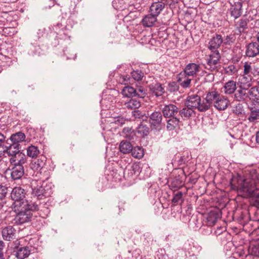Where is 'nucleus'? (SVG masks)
Here are the masks:
<instances>
[{
    "label": "nucleus",
    "instance_id": "nucleus-62",
    "mask_svg": "<svg viewBox=\"0 0 259 259\" xmlns=\"http://www.w3.org/2000/svg\"><path fill=\"white\" fill-rule=\"evenodd\" d=\"M256 40H257V41L258 42L257 43L259 44V32L256 35Z\"/></svg>",
    "mask_w": 259,
    "mask_h": 259
},
{
    "label": "nucleus",
    "instance_id": "nucleus-24",
    "mask_svg": "<svg viewBox=\"0 0 259 259\" xmlns=\"http://www.w3.org/2000/svg\"><path fill=\"white\" fill-rule=\"evenodd\" d=\"M166 119V128L167 131H173L179 126L180 119L177 117H171L165 118Z\"/></svg>",
    "mask_w": 259,
    "mask_h": 259
},
{
    "label": "nucleus",
    "instance_id": "nucleus-41",
    "mask_svg": "<svg viewBox=\"0 0 259 259\" xmlns=\"http://www.w3.org/2000/svg\"><path fill=\"white\" fill-rule=\"evenodd\" d=\"M219 214L215 211L210 212L206 218L207 225L211 226L215 224L218 219Z\"/></svg>",
    "mask_w": 259,
    "mask_h": 259
},
{
    "label": "nucleus",
    "instance_id": "nucleus-8",
    "mask_svg": "<svg viewBox=\"0 0 259 259\" xmlns=\"http://www.w3.org/2000/svg\"><path fill=\"white\" fill-rule=\"evenodd\" d=\"M25 135L22 132H19L12 134L9 139L7 140L6 149H20V143L24 141Z\"/></svg>",
    "mask_w": 259,
    "mask_h": 259
},
{
    "label": "nucleus",
    "instance_id": "nucleus-60",
    "mask_svg": "<svg viewBox=\"0 0 259 259\" xmlns=\"http://www.w3.org/2000/svg\"><path fill=\"white\" fill-rule=\"evenodd\" d=\"M255 140L256 143L259 144V131L256 133Z\"/></svg>",
    "mask_w": 259,
    "mask_h": 259
},
{
    "label": "nucleus",
    "instance_id": "nucleus-50",
    "mask_svg": "<svg viewBox=\"0 0 259 259\" xmlns=\"http://www.w3.org/2000/svg\"><path fill=\"white\" fill-rule=\"evenodd\" d=\"M38 205V209H37L36 210H38V211H40V212H43V214L41 213L40 212V215H42V214H44V216H42V217H45V216H47L48 214L50 213V210L49 209V208L46 206L45 205H46V203H44V204H39V205Z\"/></svg>",
    "mask_w": 259,
    "mask_h": 259
},
{
    "label": "nucleus",
    "instance_id": "nucleus-27",
    "mask_svg": "<svg viewBox=\"0 0 259 259\" xmlns=\"http://www.w3.org/2000/svg\"><path fill=\"white\" fill-rule=\"evenodd\" d=\"M223 92L226 95L234 94L237 90L236 82L234 80H229L225 83Z\"/></svg>",
    "mask_w": 259,
    "mask_h": 259
},
{
    "label": "nucleus",
    "instance_id": "nucleus-48",
    "mask_svg": "<svg viewBox=\"0 0 259 259\" xmlns=\"http://www.w3.org/2000/svg\"><path fill=\"white\" fill-rule=\"evenodd\" d=\"M63 51L64 55L66 56L67 59H75L76 58V54L72 49L66 48Z\"/></svg>",
    "mask_w": 259,
    "mask_h": 259
},
{
    "label": "nucleus",
    "instance_id": "nucleus-6",
    "mask_svg": "<svg viewBox=\"0 0 259 259\" xmlns=\"http://www.w3.org/2000/svg\"><path fill=\"white\" fill-rule=\"evenodd\" d=\"M7 153L11 156L9 161L10 165H23L26 163V157L20 149H6Z\"/></svg>",
    "mask_w": 259,
    "mask_h": 259
},
{
    "label": "nucleus",
    "instance_id": "nucleus-38",
    "mask_svg": "<svg viewBox=\"0 0 259 259\" xmlns=\"http://www.w3.org/2000/svg\"><path fill=\"white\" fill-rule=\"evenodd\" d=\"M236 35L235 33H230L223 38V44L225 46H232L236 41Z\"/></svg>",
    "mask_w": 259,
    "mask_h": 259
},
{
    "label": "nucleus",
    "instance_id": "nucleus-58",
    "mask_svg": "<svg viewBox=\"0 0 259 259\" xmlns=\"http://www.w3.org/2000/svg\"><path fill=\"white\" fill-rule=\"evenodd\" d=\"M197 180H198L197 178L190 177L188 180V182L189 183H191L192 184H195L197 183Z\"/></svg>",
    "mask_w": 259,
    "mask_h": 259
},
{
    "label": "nucleus",
    "instance_id": "nucleus-11",
    "mask_svg": "<svg viewBox=\"0 0 259 259\" xmlns=\"http://www.w3.org/2000/svg\"><path fill=\"white\" fill-rule=\"evenodd\" d=\"M242 3L239 1L230 3L228 12L234 19L239 18L242 14Z\"/></svg>",
    "mask_w": 259,
    "mask_h": 259
},
{
    "label": "nucleus",
    "instance_id": "nucleus-37",
    "mask_svg": "<svg viewBox=\"0 0 259 259\" xmlns=\"http://www.w3.org/2000/svg\"><path fill=\"white\" fill-rule=\"evenodd\" d=\"M149 127L146 124L143 123L139 124L136 128V132L140 137L147 136L149 134Z\"/></svg>",
    "mask_w": 259,
    "mask_h": 259
},
{
    "label": "nucleus",
    "instance_id": "nucleus-22",
    "mask_svg": "<svg viewBox=\"0 0 259 259\" xmlns=\"http://www.w3.org/2000/svg\"><path fill=\"white\" fill-rule=\"evenodd\" d=\"M25 191L20 187H14L11 192V198L15 201H19L23 200L25 197Z\"/></svg>",
    "mask_w": 259,
    "mask_h": 259
},
{
    "label": "nucleus",
    "instance_id": "nucleus-15",
    "mask_svg": "<svg viewBox=\"0 0 259 259\" xmlns=\"http://www.w3.org/2000/svg\"><path fill=\"white\" fill-rule=\"evenodd\" d=\"M150 93L156 97H161L165 93V90L162 84L158 82L150 83L148 85Z\"/></svg>",
    "mask_w": 259,
    "mask_h": 259
},
{
    "label": "nucleus",
    "instance_id": "nucleus-30",
    "mask_svg": "<svg viewBox=\"0 0 259 259\" xmlns=\"http://www.w3.org/2000/svg\"><path fill=\"white\" fill-rule=\"evenodd\" d=\"M184 182L180 176H176L174 178L169 185L170 189L174 191L181 188L184 186Z\"/></svg>",
    "mask_w": 259,
    "mask_h": 259
},
{
    "label": "nucleus",
    "instance_id": "nucleus-64",
    "mask_svg": "<svg viewBox=\"0 0 259 259\" xmlns=\"http://www.w3.org/2000/svg\"><path fill=\"white\" fill-rule=\"evenodd\" d=\"M11 27V26H9L8 24H4V26L3 27L4 28H7V27Z\"/></svg>",
    "mask_w": 259,
    "mask_h": 259
},
{
    "label": "nucleus",
    "instance_id": "nucleus-3",
    "mask_svg": "<svg viewBox=\"0 0 259 259\" xmlns=\"http://www.w3.org/2000/svg\"><path fill=\"white\" fill-rule=\"evenodd\" d=\"M32 194L37 197L38 199H42L44 197L46 198L50 196L53 193L51 185L41 182L32 181L31 183Z\"/></svg>",
    "mask_w": 259,
    "mask_h": 259
},
{
    "label": "nucleus",
    "instance_id": "nucleus-10",
    "mask_svg": "<svg viewBox=\"0 0 259 259\" xmlns=\"http://www.w3.org/2000/svg\"><path fill=\"white\" fill-rule=\"evenodd\" d=\"M163 114L160 111H154L149 116V122L152 128L160 130L162 126Z\"/></svg>",
    "mask_w": 259,
    "mask_h": 259
},
{
    "label": "nucleus",
    "instance_id": "nucleus-57",
    "mask_svg": "<svg viewBox=\"0 0 259 259\" xmlns=\"http://www.w3.org/2000/svg\"><path fill=\"white\" fill-rule=\"evenodd\" d=\"M122 83L126 84L129 82V81L130 80V77L128 75H125V76L124 75L122 77Z\"/></svg>",
    "mask_w": 259,
    "mask_h": 259
},
{
    "label": "nucleus",
    "instance_id": "nucleus-5",
    "mask_svg": "<svg viewBox=\"0 0 259 259\" xmlns=\"http://www.w3.org/2000/svg\"><path fill=\"white\" fill-rule=\"evenodd\" d=\"M187 101L189 102V106L197 109L200 112L206 111L210 108L205 98L202 100L200 96L196 94L188 96Z\"/></svg>",
    "mask_w": 259,
    "mask_h": 259
},
{
    "label": "nucleus",
    "instance_id": "nucleus-13",
    "mask_svg": "<svg viewBox=\"0 0 259 259\" xmlns=\"http://www.w3.org/2000/svg\"><path fill=\"white\" fill-rule=\"evenodd\" d=\"M9 169L11 178L14 181L20 180L24 174L23 165H10Z\"/></svg>",
    "mask_w": 259,
    "mask_h": 259
},
{
    "label": "nucleus",
    "instance_id": "nucleus-49",
    "mask_svg": "<svg viewBox=\"0 0 259 259\" xmlns=\"http://www.w3.org/2000/svg\"><path fill=\"white\" fill-rule=\"evenodd\" d=\"M238 67L233 64L229 65L224 68L225 72L229 75H232L237 72Z\"/></svg>",
    "mask_w": 259,
    "mask_h": 259
},
{
    "label": "nucleus",
    "instance_id": "nucleus-28",
    "mask_svg": "<svg viewBox=\"0 0 259 259\" xmlns=\"http://www.w3.org/2000/svg\"><path fill=\"white\" fill-rule=\"evenodd\" d=\"M141 106V102L136 99H127L124 103V108L135 110L138 109Z\"/></svg>",
    "mask_w": 259,
    "mask_h": 259
},
{
    "label": "nucleus",
    "instance_id": "nucleus-34",
    "mask_svg": "<svg viewBox=\"0 0 259 259\" xmlns=\"http://www.w3.org/2000/svg\"><path fill=\"white\" fill-rule=\"evenodd\" d=\"M30 253L29 247L24 246L18 248L16 256L19 259H24L27 257Z\"/></svg>",
    "mask_w": 259,
    "mask_h": 259
},
{
    "label": "nucleus",
    "instance_id": "nucleus-44",
    "mask_svg": "<svg viewBox=\"0 0 259 259\" xmlns=\"http://www.w3.org/2000/svg\"><path fill=\"white\" fill-rule=\"evenodd\" d=\"M8 188L5 186L0 185V209H1L6 202L4 200L8 192Z\"/></svg>",
    "mask_w": 259,
    "mask_h": 259
},
{
    "label": "nucleus",
    "instance_id": "nucleus-20",
    "mask_svg": "<svg viewBox=\"0 0 259 259\" xmlns=\"http://www.w3.org/2000/svg\"><path fill=\"white\" fill-rule=\"evenodd\" d=\"M178 113L179 116H180L184 120H188L191 118L193 115H195V112L193 110V108L189 106V102L187 101V106L182 109L179 108Z\"/></svg>",
    "mask_w": 259,
    "mask_h": 259
},
{
    "label": "nucleus",
    "instance_id": "nucleus-2",
    "mask_svg": "<svg viewBox=\"0 0 259 259\" xmlns=\"http://www.w3.org/2000/svg\"><path fill=\"white\" fill-rule=\"evenodd\" d=\"M38 208V205L36 203H28L16 214L14 219L15 223L18 225H21L31 221L32 211H35Z\"/></svg>",
    "mask_w": 259,
    "mask_h": 259
},
{
    "label": "nucleus",
    "instance_id": "nucleus-1",
    "mask_svg": "<svg viewBox=\"0 0 259 259\" xmlns=\"http://www.w3.org/2000/svg\"><path fill=\"white\" fill-rule=\"evenodd\" d=\"M230 186L232 189L236 190L238 193L249 196L259 186V174L252 175L251 178L247 179L238 176L231 180Z\"/></svg>",
    "mask_w": 259,
    "mask_h": 259
},
{
    "label": "nucleus",
    "instance_id": "nucleus-33",
    "mask_svg": "<svg viewBox=\"0 0 259 259\" xmlns=\"http://www.w3.org/2000/svg\"><path fill=\"white\" fill-rule=\"evenodd\" d=\"M248 99L258 103L259 101V87L255 86L248 89Z\"/></svg>",
    "mask_w": 259,
    "mask_h": 259
},
{
    "label": "nucleus",
    "instance_id": "nucleus-4",
    "mask_svg": "<svg viewBox=\"0 0 259 259\" xmlns=\"http://www.w3.org/2000/svg\"><path fill=\"white\" fill-rule=\"evenodd\" d=\"M76 22V15L75 13L71 14L67 20V25L65 27H62L61 23H57L54 25L53 29L57 35H59L62 39H66L70 37V31L72 28L73 24Z\"/></svg>",
    "mask_w": 259,
    "mask_h": 259
},
{
    "label": "nucleus",
    "instance_id": "nucleus-54",
    "mask_svg": "<svg viewBox=\"0 0 259 259\" xmlns=\"http://www.w3.org/2000/svg\"><path fill=\"white\" fill-rule=\"evenodd\" d=\"M6 136L0 133V148H6V144L7 142V140H6ZM1 153H0V157L1 156Z\"/></svg>",
    "mask_w": 259,
    "mask_h": 259
},
{
    "label": "nucleus",
    "instance_id": "nucleus-26",
    "mask_svg": "<svg viewBox=\"0 0 259 259\" xmlns=\"http://www.w3.org/2000/svg\"><path fill=\"white\" fill-rule=\"evenodd\" d=\"M3 239L6 241H10L15 238V230L9 226L4 228L2 231Z\"/></svg>",
    "mask_w": 259,
    "mask_h": 259
},
{
    "label": "nucleus",
    "instance_id": "nucleus-55",
    "mask_svg": "<svg viewBox=\"0 0 259 259\" xmlns=\"http://www.w3.org/2000/svg\"><path fill=\"white\" fill-rule=\"evenodd\" d=\"M132 115L135 118L141 119L144 117V115L142 112L139 110L136 109L132 112Z\"/></svg>",
    "mask_w": 259,
    "mask_h": 259
},
{
    "label": "nucleus",
    "instance_id": "nucleus-51",
    "mask_svg": "<svg viewBox=\"0 0 259 259\" xmlns=\"http://www.w3.org/2000/svg\"><path fill=\"white\" fill-rule=\"evenodd\" d=\"M233 112L237 115H242L244 113L243 105L241 103H238L234 108Z\"/></svg>",
    "mask_w": 259,
    "mask_h": 259
},
{
    "label": "nucleus",
    "instance_id": "nucleus-25",
    "mask_svg": "<svg viewBox=\"0 0 259 259\" xmlns=\"http://www.w3.org/2000/svg\"><path fill=\"white\" fill-rule=\"evenodd\" d=\"M249 20L246 17H242L236 23L235 26L236 30L239 33H244L248 29Z\"/></svg>",
    "mask_w": 259,
    "mask_h": 259
},
{
    "label": "nucleus",
    "instance_id": "nucleus-42",
    "mask_svg": "<svg viewBox=\"0 0 259 259\" xmlns=\"http://www.w3.org/2000/svg\"><path fill=\"white\" fill-rule=\"evenodd\" d=\"M136 97L139 98H144L147 95V90L143 86L137 85H136Z\"/></svg>",
    "mask_w": 259,
    "mask_h": 259
},
{
    "label": "nucleus",
    "instance_id": "nucleus-45",
    "mask_svg": "<svg viewBox=\"0 0 259 259\" xmlns=\"http://www.w3.org/2000/svg\"><path fill=\"white\" fill-rule=\"evenodd\" d=\"M259 119V109L253 110L251 108L249 115L248 117V120L251 122H254Z\"/></svg>",
    "mask_w": 259,
    "mask_h": 259
},
{
    "label": "nucleus",
    "instance_id": "nucleus-31",
    "mask_svg": "<svg viewBox=\"0 0 259 259\" xmlns=\"http://www.w3.org/2000/svg\"><path fill=\"white\" fill-rule=\"evenodd\" d=\"M220 96V94L216 91H208L206 95L205 99L211 107V105L219 99Z\"/></svg>",
    "mask_w": 259,
    "mask_h": 259
},
{
    "label": "nucleus",
    "instance_id": "nucleus-16",
    "mask_svg": "<svg viewBox=\"0 0 259 259\" xmlns=\"http://www.w3.org/2000/svg\"><path fill=\"white\" fill-rule=\"evenodd\" d=\"M192 77L188 76L182 71L177 74L176 78L178 82L183 89L189 88L191 87Z\"/></svg>",
    "mask_w": 259,
    "mask_h": 259
},
{
    "label": "nucleus",
    "instance_id": "nucleus-59",
    "mask_svg": "<svg viewBox=\"0 0 259 259\" xmlns=\"http://www.w3.org/2000/svg\"><path fill=\"white\" fill-rule=\"evenodd\" d=\"M4 243L2 240H0V252H2V251L4 247Z\"/></svg>",
    "mask_w": 259,
    "mask_h": 259
},
{
    "label": "nucleus",
    "instance_id": "nucleus-40",
    "mask_svg": "<svg viewBox=\"0 0 259 259\" xmlns=\"http://www.w3.org/2000/svg\"><path fill=\"white\" fill-rule=\"evenodd\" d=\"M251 67L250 65L246 62L244 65V74L242 76V78L241 79V81H243V80L244 79L246 82L248 81L249 82H250L251 78L250 76L248 75V74L251 71Z\"/></svg>",
    "mask_w": 259,
    "mask_h": 259
},
{
    "label": "nucleus",
    "instance_id": "nucleus-61",
    "mask_svg": "<svg viewBox=\"0 0 259 259\" xmlns=\"http://www.w3.org/2000/svg\"><path fill=\"white\" fill-rule=\"evenodd\" d=\"M118 208H119V213H120L122 212V210H124V208H123L120 205H118Z\"/></svg>",
    "mask_w": 259,
    "mask_h": 259
},
{
    "label": "nucleus",
    "instance_id": "nucleus-56",
    "mask_svg": "<svg viewBox=\"0 0 259 259\" xmlns=\"http://www.w3.org/2000/svg\"><path fill=\"white\" fill-rule=\"evenodd\" d=\"M138 167L139 165L138 164H133L131 167V169H129L127 170V175L133 176V175L135 173L136 170L138 168Z\"/></svg>",
    "mask_w": 259,
    "mask_h": 259
},
{
    "label": "nucleus",
    "instance_id": "nucleus-63",
    "mask_svg": "<svg viewBox=\"0 0 259 259\" xmlns=\"http://www.w3.org/2000/svg\"><path fill=\"white\" fill-rule=\"evenodd\" d=\"M0 259H5L3 252H0Z\"/></svg>",
    "mask_w": 259,
    "mask_h": 259
},
{
    "label": "nucleus",
    "instance_id": "nucleus-17",
    "mask_svg": "<svg viewBox=\"0 0 259 259\" xmlns=\"http://www.w3.org/2000/svg\"><path fill=\"white\" fill-rule=\"evenodd\" d=\"M259 55V44L251 42L245 46V56L253 58Z\"/></svg>",
    "mask_w": 259,
    "mask_h": 259
},
{
    "label": "nucleus",
    "instance_id": "nucleus-9",
    "mask_svg": "<svg viewBox=\"0 0 259 259\" xmlns=\"http://www.w3.org/2000/svg\"><path fill=\"white\" fill-rule=\"evenodd\" d=\"M210 51L211 53L207 59V65L205 68L210 71H213L217 70L218 65L220 63L221 56L219 50Z\"/></svg>",
    "mask_w": 259,
    "mask_h": 259
},
{
    "label": "nucleus",
    "instance_id": "nucleus-19",
    "mask_svg": "<svg viewBox=\"0 0 259 259\" xmlns=\"http://www.w3.org/2000/svg\"><path fill=\"white\" fill-rule=\"evenodd\" d=\"M200 65L195 63H189L187 64L182 70L185 73L192 78L196 76L200 70Z\"/></svg>",
    "mask_w": 259,
    "mask_h": 259
},
{
    "label": "nucleus",
    "instance_id": "nucleus-53",
    "mask_svg": "<svg viewBox=\"0 0 259 259\" xmlns=\"http://www.w3.org/2000/svg\"><path fill=\"white\" fill-rule=\"evenodd\" d=\"M183 193L181 191L178 192L174 194L172 199V202L174 203H178L180 201H182Z\"/></svg>",
    "mask_w": 259,
    "mask_h": 259
},
{
    "label": "nucleus",
    "instance_id": "nucleus-12",
    "mask_svg": "<svg viewBox=\"0 0 259 259\" xmlns=\"http://www.w3.org/2000/svg\"><path fill=\"white\" fill-rule=\"evenodd\" d=\"M179 111V108L173 104L164 105L162 109V113L164 118L177 117Z\"/></svg>",
    "mask_w": 259,
    "mask_h": 259
},
{
    "label": "nucleus",
    "instance_id": "nucleus-21",
    "mask_svg": "<svg viewBox=\"0 0 259 259\" xmlns=\"http://www.w3.org/2000/svg\"><path fill=\"white\" fill-rule=\"evenodd\" d=\"M165 7V4L162 2L153 3L150 8L149 12L158 17Z\"/></svg>",
    "mask_w": 259,
    "mask_h": 259
},
{
    "label": "nucleus",
    "instance_id": "nucleus-7",
    "mask_svg": "<svg viewBox=\"0 0 259 259\" xmlns=\"http://www.w3.org/2000/svg\"><path fill=\"white\" fill-rule=\"evenodd\" d=\"M251 86L248 81H241L240 84L234 94V99L239 102H245L248 99V89Z\"/></svg>",
    "mask_w": 259,
    "mask_h": 259
},
{
    "label": "nucleus",
    "instance_id": "nucleus-52",
    "mask_svg": "<svg viewBox=\"0 0 259 259\" xmlns=\"http://www.w3.org/2000/svg\"><path fill=\"white\" fill-rule=\"evenodd\" d=\"M137 18V16L135 14L134 12H130L125 16L124 17L123 21L124 23H128Z\"/></svg>",
    "mask_w": 259,
    "mask_h": 259
},
{
    "label": "nucleus",
    "instance_id": "nucleus-32",
    "mask_svg": "<svg viewBox=\"0 0 259 259\" xmlns=\"http://www.w3.org/2000/svg\"><path fill=\"white\" fill-rule=\"evenodd\" d=\"M229 100L225 97L220 96L219 99L213 104L214 106L219 110H223L227 108Z\"/></svg>",
    "mask_w": 259,
    "mask_h": 259
},
{
    "label": "nucleus",
    "instance_id": "nucleus-18",
    "mask_svg": "<svg viewBox=\"0 0 259 259\" xmlns=\"http://www.w3.org/2000/svg\"><path fill=\"white\" fill-rule=\"evenodd\" d=\"M223 44V37L221 34H215L209 40L207 48L209 51L218 50Z\"/></svg>",
    "mask_w": 259,
    "mask_h": 259
},
{
    "label": "nucleus",
    "instance_id": "nucleus-35",
    "mask_svg": "<svg viewBox=\"0 0 259 259\" xmlns=\"http://www.w3.org/2000/svg\"><path fill=\"white\" fill-rule=\"evenodd\" d=\"M133 147L131 143L126 141H122L119 145V149L123 154H127L131 152Z\"/></svg>",
    "mask_w": 259,
    "mask_h": 259
},
{
    "label": "nucleus",
    "instance_id": "nucleus-39",
    "mask_svg": "<svg viewBox=\"0 0 259 259\" xmlns=\"http://www.w3.org/2000/svg\"><path fill=\"white\" fill-rule=\"evenodd\" d=\"M131 153L134 157L137 159H141L144 155V149L141 147L136 146L133 148Z\"/></svg>",
    "mask_w": 259,
    "mask_h": 259
},
{
    "label": "nucleus",
    "instance_id": "nucleus-14",
    "mask_svg": "<svg viewBox=\"0 0 259 259\" xmlns=\"http://www.w3.org/2000/svg\"><path fill=\"white\" fill-rule=\"evenodd\" d=\"M191 160V155H189L188 152H186L183 153L182 155L180 157L178 161V165L179 166L183 164H186V166H185L182 168L183 172L185 176L187 175H189V174H191V172L193 171V169L189 171V168L188 167V164H190V161Z\"/></svg>",
    "mask_w": 259,
    "mask_h": 259
},
{
    "label": "nucleus",
    "instance_id": "nucleus-43",
    "mask_svg": "<svg viewBox=\"0 0 259 259\" xmlns=\"http://www.w3.org/2000/svg\"><path fill=\"white\" fill-rule=\"evenodd\" d=\"M39 153V150L36 146L31 145L27 149V156L30 157L35 158L37 156Z\"/></svg>",
    "mask_w": 259,
    "mask_h": 259
},
{
    "label": "nucleus",
    "instance_id": "nucleus-29",
    "mask_svg": "<svg viewBox=\"0 0 259 259\" xmlns=\"http://www.w3.org/2000/svg\"><path fill=\"white\" fill-rule=\"evenodd\" d=\"M157 20V17L149 13L146 15L142 20V24L144 27H150L154 25Z\"/></svg>",
    "mask_w": 259,
    "mask_h": 259
},
{
    "label": "nucleus",
    "instance_id": "nucleus-23",
    "mask_svg": "<svg viewBox=\"0 0 259 259\" xmlns=\"http://www.w3.org/2000/svg\"><path fill=\"white\" fill-rule=\"evenodd\" d=\"M136 131L134 130L132 127H125L122 130L123 136L132 142L136 141L138 139Z\"/></svg>",
    "mask_w": 259,
    "mask_h": 259
},
{
    "label": "nucleus",
    "instance_id": "nucleus-36",
    "mask_svg": "<svg viewBox=\"0 0 259 259\" xmlns=\"http://www.w3.org/2000/svg\"><path fill=\"white\" fill-rule=\"evenodd\" d=\"M136 87L134 88L129 85L124 87L122 90V94L123 96L129 98L136 97Z\"/></svg>",
    "mask_w": 259,
    "mask_h": 259
},
{
    "label": "nucleus",
    "instance_id": "nucleus-47",
    "mask_svg": "<svg viewBox=\"0 0 259 259\" xmlns=\"http://www.w3.org/2000/svg\"><path fill=\"white\" fill-rule=\"evenodd\" d=\"M132 78L136 81H140L144 77V73L141 70H133L131 73Z\"/></svg>",
    "mask_w": 259,
    "mask_h": 259
},
{
    "label": "nucleus",
    "instance_id": "nucleus-46",
    "mask_svg": "<svg viewBox=\"0 0 259 259\" xmlns=\"http://www.w3.org/2000/svg\"><path fill=\"white\" fill-rule=\"evenodd\" d=\"M179 85L177 82L175 81H171L169 82L167 87V90L170 93H173L174 94L179 91Z\"/></svg>",
    "mask_w": 259,
    "mask_h": 259
}]
</instances>
